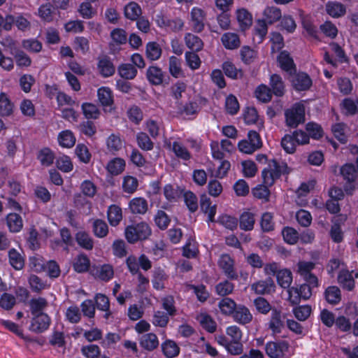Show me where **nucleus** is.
<instances>
[{"mask_svg": "<svg viewBox=\"0 0 358 358\" xmlns=\"http://www.w3.org/2000/svg\"><path fill=\"white\" fill-rule=\"evenodd\" d=\"M129 208L133 214L144 215L148 209V201L143 197L133 198L129 203Z\"/></svg>", "mask_w": 358, "mask_h": 358, "instance_id": "nucleus-23", "label": "nucleus"}, {"mask_svg": "<svg viewBox=\"0 0 358 358\" xmlns=\"http://www.w3.org/2000/svg\"><path fill=\"white\" fill-rule=\"evenodd\" d=\"M156 23L158 27L168 31L178 32L184 27V22L180 17L170 18L164 15H157Z\"/></svg>", "mask_w": 358, "mask_h": 358, "instance_id": "nucleus-7", "label": "nucleus"}, {"mask_svg": "<svg viewBox=\"0 0 358 358\" xmlns=\"http://www.w3.org/2000/svg\"><path fill=\"white\" fill-rule=\"evenodd\" d=\"M94 275L96 278L102 281L108 282L113 278V267L110 264H104L96 268V271Z\"/></svg>", "mask_w": 358, "mask_h": 358, "instance_id": "nucleus-38", "label": "nucleus"}, {"mask_svg": "<svg viewBox=\"0 0 358 358\" xmlns=\"http://www.w3.org/2000/svg\"><path fill=\"white\" fill-rule=\"evenodd\" d=\"M185 41L187 48L194 52H199L201 50L203 47L202 40L199 36L191 33L185 34Z\"/></svg>", "mask_w": 358, "mask_h": 358, "instance_id": "nucleus-48", "label": "nucleus"}, {"mask_svg": "<svg viewBox=\"0 0 358 358\" xmlns=\"http://www.w3.org/2000/svg\"><path fill=\"white\" fill-rule=\"evenodd\" d=\"M29 306L31 315L45 313L44 310L48 306V301L41 296L32 298L29 301Z\"/></svg>", "mask_w": 358, "mask_h": 358, "instance_id": "nucleus-35", "label": "nucleus"}, {"mask_svg": "<svg viewBox=\"0 0 358 358\" xmlns=\"http://www.w3.org/2000/svg\"><path fill=\"white\" fill-rule=\"evenodd\" d=\"M51 318L47 313L33 315L29 329L36 334H41L49 328Z\"/></svg>", "mask_w": 358, "mask_h": 358, "instance_id": "nucleus-10", "label": "nucleus"}, {"mask_svg": "<svg viewBox=\"0 0 358 358\" xmlns=\"http://www.w3.org/2000/svg\"><path fill=\"white\" fill-rule=\"evenodd\" d=\"M76 136L69 129L62 131L58 135V142L60 146L66 148H71L76 143Z\"/></svg>", "mask_w": 358, "mask_h": 358, "instance_id": "nucleus-34", "label": "nucleus"}, {"mask_svg": "<svg viewBox=\"0 0 358 358\" xmlns=\"http://www.w3.org/2000/svg\"><path fill=\"white\" fill-rule=\"evenodd\" d=\"M151 234V228L145 222L128 225L124 230L125 238L131 244L148 239Z\"/></svg>", "mask_w": 358, "mask_h": 358, "instance_id": "nucleus-3", "label": "nucleus"}, {"mask_svg": "<svg viewBox=\"0 0 358 358\" xmlns=\"http://www.w3.org/2000/svg\"><path fill=\"white\" fill-rule=\"evenodd\" d=\"M169 71L173 78L180 77L182 75L180 59L175 56H171L169 60Z\"/></svg>", "mask_w": 358, "mask_h": 358, "instance_id": "nucleus-61", "label": "nucleus"}, {"mask_svg": "<svg viewBox=\"0 0 358 358\" xmlns=\"http://www.w3.org/2000/svg\"><path fill=\"white\" fill-rule=\"evenodd\" d=\"M269 85L271 92L275 96L281 97L285 94V83L279 74L273 73L270 76Z\"/></svg>", "mask_w": 358, "mask_h": 358, "instance_id": "nucleus-20", "label": "nucleus"}, {"mask_svg": "<svg viewBox=\"0 0 358 358\" xmlns=\"http://www.w3.org/2000/svg\"><path fill=\"white\" fill-rule=\"evenodd\" d=\"M146 78L151 85H160L164 82V73L159 66H150L147 69Z\"/></svg>", "mask_w": 358, "mask_h": 358, "instance_id": "nucleus-18", "label": "nucleus"}, {"mask_svg": "<svg viewBox=\"0 0 358 358\" xmlns=\"http://www.w3.org/2000/svg\"><path fill=\"white\" fill-rule=\"evenodd\" d=\"M260 226L262 231L271 232L275 229L273 214L270 212H265L262 215Z\"/></svg>", "mask_w": 358, "mask_h": 358, "instance_id": "nucleus-56", "label": "nucleus"}, {"mask_svg": "<svg viewBox=\"0 0 358 358\" xmlns=\"http://www.w3.org/2000/svg\"><path fill=\"white\" fill-rule=\"evenodd\" d=\"M283 327L284 324L282 320L281 312L276 309L273 310L268 324L269 329L274 334H277L281 332Z\"/></svg>", "mask_w": 358, "mask_h": 358, "instance_id": "nucleus-36", "label": "nucleus"}, {"mask_svg": "<svg viewBox=\"0 0 358 358\" xmlns=\"http://www.w3.org/2000/svg\"><path fill=\"white\" fill-rule=\"evenodd\" d=\"M142 13L141 6L134 1L128 3L124 8V14L126 18L134 21L141 16Z\"/></svg>", "mask_w": 358, "mask_h": 358, "instance_id": "nucleus-43", "label": "nucleus"}, {"mask_svg": "<svg viewBox=\"0 0 358 358\" xmlns=\"http://www.w3.org/2000/svg\"><path fill=\"white\" fill-rule=\"evenodd\" d=\"M81 352L87 358H109L105 355H101L100 348L95 344L83 346Z\"/></svg>", "mask_w": 358, "mask_h": 358, "instance_id": "nucleus-55", "label": "nucleus"}, {"mask_svg": "<svg viewBox=\"0 0 358 358\" xmlns=\"http://www.w3.org/2000/svg\"><path fill=\"white\" fill-rule=\"evenodd\" d=\"M106 145L109 152L115 155L122 148L123 142L119 135L112 134L106 139Z\"/></svg>", "mask_w": 358, "mask_h": 358, "instance_id": "nucleus-49", "label": "nucleus"}, {"mask_svg": "<svg viewBox=\"0 0 358 358\" xmlns=\"http://www.w3.org/2000/svg\"><path fill=\"white\" fill-rule=\"evenodd\" d=\"M325 300L331 305L338 304L341 301V292L337 286H329L324 292Z\"/></svg>", "mask_w": 358, "mask_h": 358, "instance_id": "nucleus-32", "label": "nucleus"}, {"mask_svg": "<svg viewBox=\"0 0 358 358\" xmlns=\"http://www.w3.org/2000/svg\"><path fill=\"white\" fill-rule=\"evenodd\" d=\"M269 187L271 186L267 185L264 182L263 184L258 185L252 190L253 196L258 199L262 200L264 202H268L271 194L268 189Z\"/></svg>", "mask_w": 358, "mask_h": 358, "instance_id": "nucleus-57", "label": "nucleus"}, {"mask_svg": "<svg viewBox=\"0 0 358 358\" xmlns=\"http://www.w3.org/2000/svg\"><path fill=\"white\" fill-rule=\"evenodd\" d=\"M277 61L280 69L289 73L290 75H292V72L296 71L294 60L287 51H281L277 57Z\"/></svg>", "mask_w": 358, "mask_h": 358, "instance_id": "nucleus-17", "label": "nucleus"}, {"mask_svg": "<svg viewBox=\"0 0 358 358\" xmlns=\"http://www.w3.org/2000/svg\"><path fill=\"white\" fill-rule=\"evenodd\" d=\"M341 174L343 180L346 181L344 185V190L347 194H352L355 190V185L357 178V171L356 166L353 164H345L341 167Z\"/></svg>", "mask_w": 358, "mask_h": 358, "instance_id": "nucleus-6", "label": "nucleus"}, {"mask_svg": "<svg viewBox=\"0 0 358 358\" xmlns=\"http://www.w3.org/2000/svg\"><path fill=\"white\" fill-rule=\"evenodd\" d=\"M306 129L308 132L309 138L311 137L313 139L319 140L323 136V129L320 124L316 122H308L306 125Z\"/></svg>", "mask_w": 358, "mask_h": 358, "instance_id": "nucleus-62", "label": "nucleus"}, {"mask_svg": "<svg viewBox=\"0 0 358 358\" xmlns=\"http://www.w3.org/2000/svg\"><path fill=\"white\" fill-rule=\"evenodd\" d=\"M6 223L8 231L13 234L19 233L23 228V220L20 213H9L6 216Z\"/></svg>", "mask_w": 358, "mask_h": 358, "instance_id": "nucleus-16", "label": "nucleus"}, {"mask_svg": "<svg viewBox=\"0 0 358 358\" xmlns=\"http://www.w3.org/2000/svg\"><path fill=\"white\" fill-rule=\"evenodd\" d=\"M237 305L232 299L229 297L222 299L218 303L221 313L228 316H231Z\"/></svg>", "mask_w": 358, "mask_h": 358, "instance_id": "nucleus-53", "label": "nucleus"}, {"mask_svg": "<svg viewBox=\"0 0 358 358\" xmlns=\"http://www.w3.org/2000/svg\"><path fill=\"white\" fill-rule=\"evenodd\" d=\"M36 159L40 162L41 166L49 167L54 163L55 155L50 148L44 147L37 152Z\"/></svg>", "mask_w": 358, "mask_h": 358, "instance_id": "nucleus-27", "label": "nucleus"}, {"mask_svg": "<svg viewBox=\"0 0 358 358\" xmlns=\"http://www.w3.org/2000/svg\"><path fill=\"white\" fill-rule=\"evenodd\" d=\"M353 271L343 269L338 275V282L343 289L347 291H352L355 286V281L352 275Z\"/></svg>", "mask_w": 358, "mask_h": 358, "instance_id": "nucleus-19", "label": "nucleus"}, {"mask_svg": "<svg viewBox=\"0 0 358 358\" xmlns=\"http://www.w3.org/2000/svg\"><path fill=\"white\" fill-rule=\"evenodd\" d=\"M97 67L100 74L104 78L112 76L115 72V68L108 56L99 59Z\"/></svg>", "mask_w": 358, "mask_h": 358, "instance_id": "nucleus-22", "label": "nucleus"}, {"mask_svg": "<svg viewBox=\"0 0 358 358\" xmlns=\"http://www.w3.org/2000/svg\"><path fill=\"white\" fill-rule=\"evenodd\" d=\"M162 48L158 43L150 41L146 44L145 55L149 60L156 61L159 59L162 55Z\"/></svg>", "mask_w": 358, "mask_h": 358, "instance_id": "nucleus-42", "label": "nucleus"}, {"mask_svg": "<svg viewBox=\"0 0 358 358\" xmlns=\"http://www.w3.org/2000/svg\"><path fill=\"white\" fill-rule=\"evenodd\" d=\"M251 289L257 294H269L275 291V285L274 280L271 277H268L265 280L253 283Z\"/></svg>", "mask_w": 358, "mask_h": 358, "instance_id": "nucleus-14", "label": "nucleus"}, {"mask_svg": "<svg viewBox=\"0 0 358 358\" xmlns=\"http://www.w3.org/2000/svg\"><path fill=\"white\" fill-rule=\"evenodd\" d=\"M92 231L96 237L102 238L108 235V226L104 220L96 219L93 222Z\"/></svg>", "mask_w": 358, "mask_h": 358, "instance_id": "nucleus-54", "label": "nucleus"}, {"mask_svg": "<svg viewBox=\"0 0 358 358\" xmlns=\"http://www.w3.org/2000/svg\"><path fill=\"white\" fill-rule=\"evenodd\" d=\"M57 168L64 173H69L73 169L71 158L67 155H63L56 159Z\"/></svg>", "mask_w": 358, "mask_h": 358, "instance_id": "nucleus-64", "label": "nucleus"}, {"mask_svg": "<svg viewBox=\"0 0 358 358\" xmlns=\"http://www.w3.org/2000/svg\"><path fill=\"white\" fill-rule=\"evenodd\" d=\"M264 17L268 24H272L281 19V10L275 6H267L264 10Z\"/></svg>", "mask_w": 358, "mask_h": 358, "instance_id": "nucleus-47", "label": "nucleus"}, {"mask_svg": "<svg viewBox=\"0 0 358 358\" xmlns=\"http://www.w3.org/2000/svg\"><path fill=\"white\" fill-rule=\"evenodd\" d=\"M15 24L17 28L22 31H24L30 28L31 23L29 20L23 15L19 14L16 16L13 15H6V22L5 24V30H11L13 25Z\"/></svg>", "mask_w": 358, "mask_h": 358, "instance_id": "nucleus-13", "label": "nucleus"}, {"mask_svg": "<svg viewBox=\"0 0 358 358\" xmlns=\"http://www.w3.org/2000/svg\"><path fill=\"white\" fill-rule=\"evenodd\" d=\"M189 287L193 290L197 300L201 303L206 302L210 296V294L203 284L189 285Z\"/></svg>", "mask_w": 358, "mask_h": 358, "instance_id": "nucleus-60", "label": "nucleus"}, {"mask_svg": "<svg viewBox=\"0 0 358 358\" xmlns=\"http://www.w3.org/2000/svg\"><path fill=\"white\" fill-rule=\"evenodd\" d=\"M90 267V260L87 255L80 253L75 258L73 263V270L78 273L88 271Z\"/></svg>", "mask_w": 358, "mask_h": 358, "instance_id": "nucleus-29", "label": "nucleus"}, {"mask_svg": "<svg viewBox=\"0 0 358 358\" xmlns=\"http://www.w3.org/2000/svg\"><path fill=\"white\" fill-rule=\"evenodd\" d=\"M125 165V161L123 159L115 157L108 163L106 168L111 175L117 176L124 171Z\"/></svg>", "mask_w": 358, "mask_h": 358, "instance_id": "nucleus-46", "label": "nucleus"}, {"mask_svg": "<svg viewBox=\"0 0 358 358\" xmlns=\"http://www.w3.org/2000/svg\"><path fill=\"white\" fill-rule=\"evenodd\" d=\"M190 25L193 31L201 33L205 27L206 13L198 7H193L190 12Z\"/></svg>", "mask_w": 358, "mask_h": 358, "instance_id": "nucleus-12", "label": "nucleus"}, {"mask_svg": "<svg viewBox=\"0 0 358 358\" xmlns=\"http://www.w3.org/2000/svg\"><path fill=\"white\" fill-rule=\"evenodd\" d=\"M291 83L293 88L298 92L307 91L313 85V80L310 76L303 71L292 72Z\"/></svg>", "mask_w": 358, "mask_h": 358, "instance_id": "nucleus-11", "label": "nucleus"}, {"mask_svg": "<svg viewBox=\"0 0 358 358\" xmlns=\"http://www.w3.org/2000/svg\"><path fill=\"white\" fill-rule=\"evenodd\" d=\"M162 350L164 356L167 358H173L180 353V348L177 343L172 340H166L162 343Z\"/></svg>", "mask_w": 358, "mask_h": 358, "instance_id": "nucleus-40", "label": "nucleus"}, {"mask_svg": "<svg viewBox=\"0 0 358 358\" xmlns=\"http://www.w3.org/2000/svg\"><path fill=\"white\" fill-rule=\"evenodd\" d=\"M8 260L10 266L16 271H20L24 266L23 256L15 248L9 250Z\"/></svg>", "mask_w": 358, "mask_h": 358, "instance_id": "nucleus-33", "label": "nucleus"}, {"mask_svg": "<svg viewBox=\"0 0 358 358\" xmlns=\"http://www.w3.org/2000/svg\"><path fill=\"white\" fill-rule=\"evenodd\" d=\"M234 283L231 282L229 280H224L217 283L215 287V289L217 295L224 298L234 292Z\"/></svg>", "mask_w": 358, "mask_h": 358, "instance_id": "nucleus-52", "label": "nucleus"}, {"mask_svg": "<svg viewBox=\"0 0 358 358\" xmlns=\"http://www.w3.org/2000/svg\"><path fill=\"white\" fill-rule=\"evenodd\" d=\"M289 343L285 340L268 341L265 345V352L269 358H286Z\"/></svg>", "mask_w": 358, "mask_h": 358, "instance_id": "nucleus-5", "label": "nucleus"}, {"mask_svg": "<svg viewBox=\"0 0 358 358\" xmlns=\"http://www.w3.org/2000/svg\"><path fill=\"white\" fill-rule=\"evenodd\" d=\"M239 227L241 230L248 231L254 229L255 224V214L250 210L243 211L239 217Z\"/></svg>", "mask_w": 358, "mask_h": 358, "instance_id": "nucleus-26", "label": "nucleus"}, {"mask_svg": "<svg viewBox=\"0 0 358 358\" xmlns=\"http://www.w3.org/2000/svg\"><path fill=\"white\" fill-rule=\"evenodd\" d=\"M1 324L24 341L31 342L33 341L29 336H25L23 334V330L19 327L18 324L13 322L10 320H1Z\"/></svg>", "mask_w": 358, "mask_h": 358, "instance_id": "nucleus-41", "label": "nucleus"}, {"mask_svg": "<svg viewBox=\"0 0 358 358\" xmlns=\"http://www.w3.org/2000/svg\"><path fill=\"white\" fill-rule=\"evenodd\" d=\"M341 109L345 115H355L358 113V100L355 101L352 98H345L341 103Z\"/></svg>", "mask_w": 358, "mask_h": 358, "instance_id": "nucleus-39", "label": "nucleus"}, {"mask_svg": "<svg viewBox=\"0 0 358 358\" xmlns=\"http://www.w3.org/2000/svg\"><path fill=\"white\" fill-rule=\"evenodd\" d=\"M83 113L87 120H96L100 115V111L97 106L92 103L85 102L81 106Z\"/></svg>", "mask_w": 358, "mask_h": 358, "instance_id": "nucleus-58", "label": "nucleus"}, {"mask_svg": "<svg viewBox=\"0 0 358 358\" xmlns=\"http://www.w3.org/2000/svg\"><path fill=\"white\" fill-rule=\"evenodd\" d=\"M286 124L291 128H296L305 120V106L296 103L285 112Z\"/></svg>", "mask_w": 358, "mask_h": 358, "instance_id": "nucleus-4", "label": "nucleus"}, {"mask_svg": "<svg viewBox=\"0 0 358 358\" xmlns=\"http://www.w3.org/2000/svg\"><path fill=\"white\" fill-rule=\"evenodd\" d=\"M222 68L225 76L231 79L236 80L238 78H242L243 75L242 69H237L230 61L224 62Z\"/></svg>", "mask_w": 358, "mask_h": 358, "instance_id": "nucleus-45", "label": "nucleus"}, {"mask_svg": "<svg viewBox=\"0 0 358 358\" xmlns=\"http://www.w3.org/2000/svg\"><path fill=\"white\" fill-rule=\"evenodd\" d=\"M162 308L166 310V313L171 317H174L177 315V308L176 306V301L172 295H166L162 298Z\"/></svg>", "mask_w": 358, "mask_h": 358, "instance_id": "nucleus-51", "label": "nucleus"}, {"mask_svg": "<svg viewBox=\"0 0 358 358\" xmlns=\"http://www.w3.org/2000/svg\"><path fill=\"white\" fill-rule=\"evenodd\" d=\"M141 347L148 351H152L159 345V340L154 333H148L143 335L139 341Z\"/></svg>", "mask_w": 358, "mask_h": 358, "instance_id": "nucleus-28", "label": "nucleus"}, {"mask_svg": "<svg viewBox=\"0 0 358 358\" xmlns=\"http://www.w3.org/2000/svg\"><path fill=\"white\" fill-rule=\"evenodd\" d=\"M118 74L125 80L134 79L138 73L137 69L131 64H121L117 68Z\"/></svg>", "mask_w": 358, "mask_h": 358, "instance_id": "nucleus-44", "label": "nucleus"}, {"mask_svg": "<svg viewBox=\"0 0 358 358\" xmlns=\"http://www.w3.org/2000/svg\"><path fill=\"white\" fill-rule=\"evenodd\" d=\"M123 217L122 210L120 206L116 204H111L107 210V218L112 227H117Z\"/></svg>", "mask_w": 358, "mask_h": 358, "instance_id": "nucleus-21", "label": "nucleus"}, {"mask_svg": "<svg viewBox=\"0 0 358 358\" xmlns=\"http://www.w3.org/2000/svg\"><path fill=\"white\" fill-rule=\"evenodd\" d=\"M172 150L175 155L184 161H188L191 159L192 155L182 143L178 141H174L172 144Z\"/></svg>", "mask_w": 358, "mask_h": 358, "instance_id": "nucleus-59", "label": "nucleus"}, {"mask_svg": "<svg viewBox=\"0 0 358 358\" xmlns=\"http://www.w3.org/2000/svg\"><path fill=\"white\" fill-rule=\"evenodd\" d=\"M273 94L271 88L265 84H260L255 90V96L262 103H268L272 99Z\"/></svg>", "mask_w": 358, "mask_h": 358, "instance_id": "nucleus-37", "label": "nucleus"}, {"mask_svg": "<svg viewBox=\"0 0 358 358\" xmlns=\"http://www.w3.org/2000/svg\"><path fill=\"white\" fill-rule=\"evenodd\" d=\"M221 42L227 50H235L240 47L239 36L233 32H226L221 36Z\"/></svg>", "mask_w": 358, "mask_h": 358, "instance_id": "nucleus-25", "label": "nucleus"}, {"mask_svg": "<svg viewBox=\"0 0 358 358\" xmlns=\"http://www.w3.org/2000/svg\"><path fill=\"white\" fill-rule=\"evenodd\" d=\"M257 55V51L248 45H243L240 50L241 59L247 65L253 63Z\"/></svg>", "mask_w": 358, "mask_h": 358, "instance_id": "nucleus-50", "label": "nucleus"}, {"mask_svg": "<svg viewBox=\"0 0 358 358\" xmlns=\"http://www.w3.org/2000/svg\"><path fill=\"white\" fill-rule=\"evenodd\" d=\"M218 266L229 280H237L238 275L234 268V260L228 254H223L218 260Z\"/></svg>", "mask_w": 358, "mask_h": 358, "instance_id": "nucleus-9", "label": "nucleus"}, {"mask_svg": "<svg viewBox=\"0 0 358 358\" xmlns=\"http://www.w3.org/2000/svg\"><path fill=\"white\" fill-rule=\"evenodd\" d=\"M288 173V166L286 163L280 164L275 159H272L268 162V166L262 171V182L272 186L282 175Z\"/></svg>", "mask_w": 358, "mask_h": 358, "instance_id": "nucleus-1", "label": "nucleus"}, {"mask_svg": "<svg viewBox=\"0 0 358 358\" xmlns=\"http://www.w3.org/2000/svg\"><path fill=\"white\" fill-rule=\"evenodd\" d=\"M200 324L203 329L210 334L214 333L217 329V323L213 317L207 313L201 315Z\"/></svg>", "mask_w": 358, "mask_h": 358, "instance_id": "nucleus-63", "label": "nucleus"}, {"mask_svg": "<svg viewBox=\"0 0 358 358\" xmlns=\"http://www.w3.org/2000/svg\"><path fill=\"white\" fill-rule=\"evenodd\" d=\"M78 245L86 250H92L94 248V241L85 231H79L75 235Z\"/></svg>", "mask_w": 358, "mask_h": 358, "instance_id": "nucleus-30", "label": "nucleus"}, {"mask_svg": "<svg viewBox=\"0 0 358 358\" xmlns=\"http://www.w3.org/2000/svg\"><path fill=\"white\" fill-rule=\"evenodd\" d=\"M99 101L103 107H111L114 103L113 91L108 87H101L97 90Z\"/></svg>", "mask_w": 358, "mask_h": 358, "instance_id": "nucleus-24", "label": "nucleus"}, {"mask_svg": "<svg viewBox=\"0 0 358 358\" xmlns=\"http://www.w3.org/2000/svg\"><path fill=\"white\" fill-rule=\"evenodd\" d=\"M234 320L240 324H247L252 320L250 310L243 304H238L231 315Z\"/></svg>", "mask_w": 358, "mask_h": 358, "instance_id": "nucleus-15", "label": "nucleus"}, {"mask_svg": "<svg viewBox=\"0 0 358 358\" xmlns=\"http://www.w3.org/2000/svg\"><path fill=\"white\" fill-rule=\"evenodd\" d=\"M326 11L331 17L338 18L345 14L346 7L344 4L340 2L329 1L326 4Z\"/></svg>", "mask_w": 358, "mask_h": 358, "instance_id": "nucleus-31", "label": "nucleus"}, {"mask_svg": "<svg viewBox=\"0 0 358 358\" xmlns=\"http://www.w3.org/2000/svg\"><path fill=\"white\" fill-rule=\"evenodd\" d=\"M312 287L308 284H302L299 287H291L288 290L289 299L292 305H297L300 299L308 300L312 295Z\"/></svg>", "mask_w": 358, "mask_h": 358, "instance_id": "nucleus-8", "label": "nucleus"}, {"mask_svg": "<svg viewBox=\"0 0 358 358\" xmlns=\"http://www.w3.org/2000/svg\"><path fill=\"white\" fill-rule=\"evenodd\" d=\"M264 273L266 275L275 276L278 285L283 289H290L293 280L292 273L287 268H280L277 262H271L264 266Z\"/></svg>", "mask_w": 358, "mask_h": 358, "instance_id": "nucleus-2", "label": "nucleus"}]
</instances>
